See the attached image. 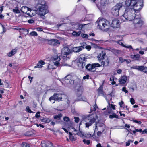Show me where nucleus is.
<instances>
[{
    "mask_svg": "<svg viewBox=\"0 0 147 147\" xmlns=\"http://www.w3.org/2000/svg\"><path fill=\"white\" fill-rule=\"evenodd\" d=\"M81 36L82 38H88V40H90V38H88L89 36L88 35L82 33L81 34Z\"/></svg>",
    "mask_w": 147,
    "mask_h": 147,
    "instance_id": "nucleus-43",
    "label": "nucleus"
},
{
    "mask_svg": "<svg viewBox=\"0 0 147 147\" xmlns=\"http://www.w3.org/2000/svg\"><path fill=\"white\" fill-rule=\"evenodd\" d=\"M26 111L27 112L29 113H33V112L32 111L29 106H27L26 107Z\"/></svg>",
    "mask_w": 147,
    "mask_h": 147,
    "instance_id": "nucleus-49",
    "label": "nucleus"
},
{
    "mask_svg": "<svg viewBox=\"0 0 147 147\" xmlns=\"http://www.w3.org/2000/svg\"><path fill=\"white\" fill-rule=\"evenodd\" d=\"M47 8H36L38 10L37 13L40 16H44L48 12Z\"/></svg>",
    "mask_w": 147,
    "mask_h": 147,
    "instance_id": "nucleus-15",
    "label": "nucleus"
},
{
    "mask_svg": "<svg viewBox=\"0 0 147 147\" xmlns=\"http://www.w3.org/2000/svg\"><path fill=\"white\" fill-rule=\"evenodd\" d=\"M97 28L102 30H107L110 27L109 21L105 19L99 18L96 22Z\"/></svg>",
    "mask_w": 147,
    "mask_h": 147,
    "instance_id": "nucleus-3",
    "label": "nucleus"
},
{
    "mask_svg": "<svg viewBox=\"0 0 147 147\" xmlns=\"http://www.w3.org/2000/svg\"><path fill=\"white\" fill-rule=\"evenodd\" d=\"M78 135L80 136L81 137H82L84 136V134L83 132L79 130L78 131Z\"/></svg>",
    "mask_w": 147,
    "mask_h": 147,
    "instance_id": "nucleus-46",
    "label": "nucleus"
},
{
    "mask_svg": "<svg viewBox=\"0 0 147 147\" xmlns=\"http://www.w3.org/2000/svg\"><path fill=\"white\" fill-rule=\"evenodd\" d=\"M16 49H13L11 51L8 53L7 55L9 57H11L14 55L16 53Z\"/></svg>",
    "mask_w": 147,
    "mask_h": 147,
    "instance_id": "nucleus-30",
    "label": "nucleus"
},
{
    "mask_svg": "<svg viewBox=\"0 0 147 147\" xmlns=\"http://www.w3.org/2000/svg\"><path fill=\"white\" fill-rule=\"evenodd\" d=\"M86 58L84 55L82 54L79 56L77 61V65L78 67L83 69L86 65Z\"/></svg>",
    "mask_w": 147,
    "mask_h": 147,
    "instance_id": "nucleus-6",
    "label": "nucleus"
},
{
    "mask_svg": "<svg viewBox=\"0 0 147 147\" xmlns=\"http://www.w3.org/2000/svg\"><path fill=\"white\" fill-rule=\"evenodd\" d=\"M72 53V51L67 47H65L62 49L61 55L64 60H67L68 59H69L70 57L68 55Z\"/></svg>",
    "mask_w": 147,
    "mask_h": 147,
    "instance_id": "nucleus-5",
    "label": "nucleus"
},
{
    "mask_svg": "<svg viewBox=\"0 0 147 147\" xmlns=\"http://www.w3.org/2000/svg\"><path fill=\"white\" fill-rule=\"evenodd\" d=\"M101 65L98 63H94L92 64H88L85 66L86 68L89 71L94 72L96 67H99Z\"/></svg>",
    "mask_w": 147,
    "mask_h": 147,
    "instance_id": "nucleus-9",
    "label": "nucleus"
},
{
    "mask_svg": "<svg viewBox=\"0 0 147 147\" xmlns=\"http://www.w3.org/2000/svg\"><path fill=\"white\" fill-rule=\"evenodd\" d=\"M72 76L71 75H68L65 76L62 80L65 84H66L67 85L68 84H73L74 83V81L71 80Z\"/></svg>",
    "mask_w": 147,
    "mask_h": 147,
    "instance_id": "nucleus-12",
    "label": "nucleus"
},
{
    "mask_svg": "<svg viewBox=\"0 0 147 147\" xmlns=\"http://www.w3.org/2000/svg\"><path fill=\"white\" fill-rule=\"evenodd\" d=\"M124 104V102L123 101H121L120 102H119V105L120 106V107H122V105Z\"/></svg>",
    "mask_w": 147,
    "mask_h": 147,
    "instance_id": "nucleus-62",
    "label": "nucleus"
},
{
    "mask_svg": "<svg viewBox=\"0 0 147 147\" xmlns=\"http://www.w3.org/2000/svg\"><path fill=\"white\" fill-rule=\"evenodd\" d=\"M131 57L134 60H139L140 59V55L139 54L131 55Z\"/></svg>",
    "mask_w": 147,
    "mask_h": 147,
    "instance_id": "nucleus-27",
    "label": "nucleus"
},
{
    "mask_svg": "<svg viewBox=\"0 0 147 147\" xmlns=\"http://www.w3.org/2000/svg\"><path fill=\"white\" fill-rule=\"evenodd\" d=\"M84 137L87 138H90L91 137H92L93 138V137H92V135L90 133H87L84 134ZM94 138L95 139V140L96 141H98V138H96L95 136H94Z\"/></svg>",
    "mask_w": 147,
    "mask_h": 147,
    "instance_id": "nucleus-29",
    "label": "nucleus"
},
{
    "mask_svg": "<svg viewBox=\"0 0 147 147\" xmlns=\"http://www.w3.org/2000/svg\"><path fill=\"white\" fill-rule=\"evenodd\" d=\"M142 133L143 134H147V129H145L144 130L142 131Z\"/></svg>",
    "mask_w": 147,
    "mask_h": 147,
    "instance_id": "nucleus-56",
    "label": "nucleus"
},
{
    "mask_svg": "<svg viewBox=\"0 0 147 147\" xmlns=\"http://www.w3.org/2000/svg\"><path fill=\"white\" fill-rule=\"evenodd\" d=\"M30 34L33 36H36L38 35L37 32L34 31H32L30 33Z\"/></svg>",
    "mask_w": 147,
    "mask_h": 147,
    "instance_id": "nucleus-44",
    "label": "nucleus"
},
{
    "mask_svg": "<svg viewBox=\"0 0 147 147\" xmlns=\"http://www.w3.org/2000/svg\"><path fill=\"white\" fill-rule=\"evenodd\" d=\"M125 9H134L137 12L139 11L143 6H141L137 0H125Z\"/></svg>",
    "mask_w": 147,
    "mask_h": 147,
    "instance_id": "nucleus-1",
    "label": "nucleus"
},
{
    "mask_svg": "<svg viewBox=\"0 0 147 147\" xmlns=\"http://www.w3.org/2000/svg\"><path fill=\"white\" fill-rule=\"evenodd\" d=\"M35 117L37 118H38L40 117V112H37L35 115Z\"/></svg>",
    "mask_w": 147,
    "mask_h": 147,
    "instance_id": "nucleus-51",
    "label": "nucleus"
},
{
    "mask_svg": "<svg viewBox=\"0 0 147 147\" xmlns=\"http://www.w3.org/2000/svg\"><path fill=\"white\" fill-rule=\"evenodd\" d=\"M133 122L139 124H141V122L140 121H138L136 120H133Z\"/></svg>",
    "mask_w": 147,
    "mask_h": 147,
    "instance_id": "nucleus-60",
    "label": "nucleus"
},
{
    "mask_svg": "<svg viewBox=\"0 0 147 147\" xmlns=\"http://www.w3.org/2000/svg\"><path fill=\"white\" fill-rule=\"evenodd\" d=\"M41 121L42 122H45L46 123H49L50 121V119L47 118H43L41 119Z\"/></svg>",
    "mask_w": 147,
    "mask_h": 147,
    "instance_id": "nucleus-35",
    "label": "nucleus"
},
{
    "mask_svg": "<svg viewBox=\"0 0 147 147\" xmlns=\"http://www.w3.org/2000/svg\"><path fill=\"white\" fill-rule=\"evenodd\" d=\"M13 11L16 13H20V10L18 9V7H16L15 8L13 9Z\"/></svg>",
    "mask_w": 147,
    "mask_h": 147,
    "instance_id": "nucleus-41",
    "label": "nucleus"
},
{
    "mask_svg": "<svg viewBox=\"0 0 147 147\" xmlns=\"http://www.w3.org/2000/svg\"><path fill=\"white\" fill-rule=\"evenodd\" d=\"M137 11L134 9H125V12L121 17L122 22L126 20L131 21L135 17Z\"/></svg>",
    "mask_w": 147,
    "mask_h": 147,
    "instance_id": "nucleus-2",
    "label": "nucleus"
},
{
    "mask_svg": "<svg viewBox=\"0 0 147 147\" xmlns=\"http://www.w3.org/2000/svg\"><path fill=\"white\" fill-rule=\"evenodd\" d=\"M103 132L102 131H98L97 133V135L98 136H100Z\"/></svg>",
    "mask_w": 147,
    "mask_h": 147,
    "instance_id": "nucleus-57",
    "label": "nucleus"
},
{
    "mask_svg": "<svg viewBox=\"0 0 147 147\" xmlns=\"http://www.w3.org/2000/svg\"><path fill=\"white\" fill-rule=\"evenodd\" d=\"M127 79V77L126 76H123L121 77L119 79V84L121 85H124L126 82Z\"/></svg>",
    "mask_w": 147,
    "mask_h": 147,
    "instance_id": "nucleus-18",
    "label": "nucleus"
},
{
    "mask_svg": "<svg viewBox=\"0 0 147 147\" xmlns=\"http://www.w3.org/2000/svg\"><path fill=\"white\" fill-rule=\"evenodd\" d=\"M126 88L125 87H123L122 88V90L123 91H124L126 93H127L128 92V91L127 90H126Z\"/></svg>",
    "mask_w": 147,
    "mask_h": 147,
    "instance_id": "nucleus-58",
    "label": "nucleus"
},
{
    "mask_svg": "<svg viewBox=\"0 0 147 147\" xmlns=\"http://www.w3.org/2000/svg\"><path fill=\"white\" fill-rule=\"evenodd\" d=\"M62 98L61 94L57 93H55L52 96L49 98V100L51 101L52 100L55 101H61L62 100Z\"/></svg>",
    "mask_w": 147,
    "mask_h": 147,
    "instance_id": "nucleus-14",
    "label": "nucleus"
},
{
    "mask_svg": "<svg viewBox=\"0 0 147 147\" xmlns=\"http://www.w3.org/2000/svg\"><path fill=\"white\" fill-rule=\"evenodd\" d=\"M36 30L37 31H43L42 29L40 27H38L36 28Z\"/></svg>",
    "mask_w": 147,
    "mask_h": 147,
    "instance_id": "nucleus-61",
    "label": "nucleus"
},
{
    "mask_svg": "<svg viewBox=\"0 0 147 147\" xmlns=\"http://www.w3.org/2000/svg\"><path fill=\"white\" fill-rule=\"evenodd\" d=\"M98 91L99 94H103V92L102 91V89L101 87H100L98 88Z\"/></svg>",
    "mask_w": 147,
    "mask_h": 147,
    "instance_id": "nucleus-45",
    "label": "nucleus"
},
{
    "mask_svg": "<svg viewBox=\"0 0 147 147\" xmlns=\"http://www.w3.org/2000/svg\"><path fill=\"white\" fill-rule=\"evenodd\" d=\"M122 71L121 69H119L117 70V74H120L121 73Z\"/></svg>",
    "mask_w": 147,
    "mask_h": 147,
    "instance_id": "nucleus-64",
    "label": "nucleus"
},
{
    "mask_svg": "<svg viewBox=\"0 0 147 147\" xmlns=\"http://www.w3.org/2000/svg\"><path fill=\"white\" fill-rule=\"evenodd\" d=\"M81 32L80 31H79L78 32L74 31L72 34L74 36H78L80 35Z\"/></svg>",
    "mask_w": 147,
    "mask_h": 147,
    "instance_id": "nucleus-36",
    "label": "nucleus"
},
{
    "mask_svg": "<svg viewBox=\"0 0 147 147\" xmlns=\"http://www.w3.org/2000/svg\"><path fill=\"white\" fill-rule=\"evenodd\" d=\"M133 20V23L136 27H140L142 24L143 22L139 18H134Z\"/></svg>",
    "mask_w": 147,
    "mask_h": 147,
    "instance_id": "nucleus-16",
    "label": "nucleus"
},
{
    "mask_svg": "<svg viewBox=\"0 0 147 147\" xmlns=\"http://www.w3.org/2000/svg\"><path fill=\"white\" fill-rule=\"evenodd\" d=\"M88 24H80L79 25V29L80 30H82V29H83V28L84 26L87 25Z\"/></svg>",
    "mask_w": 147,
    "mask_h": 147,
    "instance_id": "nucleus-47",
    "label": "nucleus"
},
{
    "mask_svg": "<svg viewBox=\"0 0 147 147\" xmlns=\"http://www.w3.org/2000/svg\"><path fill=\"white\" fill-rule=\"evenodd\" d=\"M45 41L49 45L52 46H57L60 44L59 41L57 39H46Z\"/></svg>",
    "mask_w": 147,
    "mask_h": 147,
    "instance_id": "nucleus-11",
    "label": "nucleus"
},
{
    "mask_svg": "<svg viewBox=\"0 0 147 147\" xmlns=\"http://www.w3.org/2000/svg\"><path fill=\"white\" fill-rule=\"evenodd\" d=\"M94 114H89L83 118L84 120L86 122L85 124L86 127H89L95 122L96 119L94 118Z\"/></svg>",
    "mask_w": 147,
    "mask_h": 147,
    "instance_id": "nucleus-4",
    "label": "nucleus"
},
{
    "mask_svg": "<svg viewBox=\"0 0 147 147\" xmlns=\"http://www.w3.org/2000/svg\"><path fill=\"white\" fill-rule=\"evenodd\" d=\"M130 102L131 104H134L135 103V101L134 99L133 98H131L130 99Z\"/></svg>",
    "mask_w": 147,
    "mask_h": 147,
    "instance_id": "nucleus-54",
    "label": "nucleus"
},
{
    "mask_svg": "<svg viewBox=\"0 0 147 147\" xmlns=\"http://www.w3.org/2000/svg\"><path fill=\"white\" fill-rule=\"evenodd\" d=\"M83 49V48L82 47H76L72 48V51L75 53H78L80 51Z\"/></svg>",
    "mask_w": 147,
    "mask_h": 147,
    "instance_id": "nucleus-21",
    "label": "nucleus"
},
{
    "mask_svg": "<svg viewBox=\"0 0 147 147\" xmlns=\"http://www.w3.org/2000/svg\"><path fill=\"white\" fill-rule=\"evenodd\" d=\"M109 50L115 55H117L120 52V51L114 48H110Z\"/></svg>",
    "mask_w": 147,
    "mask_h": 147,
    "instance_id": "nucleus-28",
    "label": "nucleus"
},
{
    "mask_svg": "<svg viewBox=\"0 0 147 147\" xmlns=\"http://www.w3.org/2000/svg\"><path fill=\"white\" fill-rule=\"evenodd\" d=\"M83 142L85 144L88 145L90 143V141L89 140H86V139H84Z\"/></svg>",
    "mask_w": 147,
    "mask_h": 147,
    "instance_id": "nucleus-38",
    "label": "nucleus"
},
{
    "mask_svg": "<svg viewBox=\"0 0 147 147\" xmlns=\"http://www.w3.org/2000/svg\"><path fill=\"white\" fill-rule=\"evenodd\" d=\"M63 119L66 122H68L69 121V118L68 117L66 116L63 117Z\"/></svg>",
    "mask_w": 147,
    "mask_h": 147,
    "instance_id": "nucleus-52",
    "label": "nucleus"
},
{
    "mask_svg": "<svg viewBox=\"0 0 147 147\" xmlns=\"http://www.w3.org/2000/svg\"><path fill=\"white\" fill-rule=\"evenodd\" d=\"M81 46L80 47H82L83 48V49L85 48L86 45H87L86 43L85 42H83L81 44Z\"/></svg>",
    "mask_w": 147,
    "mask_h": 147,
    "instance_id": "nucleus-50",
    "label": "nucleus"
},
{
    "mask_svg": "<svg viewBox=\"0 0 147 147\" xmlns=\"http://www.w3.org/2000/svg\"><path fill=\"white\" fill-rule=\"evenodd\" d=\"M30 144L26 143H22L21 145L22 147H30Z\"/></svg>",
    "mask_w": 147,
    "mask_h": 147,
    "instance_id": "nucleus-40",
    "label": "nucleus"
},
{
    "mask_svg": "<svg viewBox=\"0 0 147 147\" xmlns=\"http://www.w3.org/2000/svg\"><path fill=\"white\" fill-rule=\"evenodd\" d=\"M41 145L42 147H47L46 141H43L42 142L41 144Z\"/></svg>",
    "mask_w": 147,
    "mask_h": 147,
    "instance_id": "nucleus-48",
    "label": "nucleus"
},
{
    "mask_svg": "<svg viewBox=\"0 0 147 147\" xmlns=\"http://www.w3.org/2000/svg\"><path fill=\"white\" fill-rule=\"evenodd\" d=\"M101 65H103V66H108L109 64V60L107 58L105 61H101Z\"/></svg>",
    "mask_w": 147,
    "mask_h": 147,
    "instance_id": "nucleus-26",
    "label": "nucleus"
},
{
    "mask_svg": "<svg viewBox=\"0 0 147 147\" xmlns=\"http://www.w3.org/2000/svg\"><path fill=\"white\" fill-rule=\"evenodd\" d=\"M69 138L70 140L72 141H74L76 139V138L74 136H73L71 132L69 133Z\"/></svg>",
    "mask_w": 147,
    "mask_h": 147,
    "instance_id": "nucleus-34",
    "label": "nucleus"
},
{
    "mask_svg": "<svg viewBox=\"0 0 147 147\" xmlns=\"http://www.w3.org/2000/svg\"><path fill=\"white\" fill-rule=\"evenodd\" d=\"M83 92V88L82 87V86H80L77 90L76 96L77 98L75 100V101L84 100L85 99L84 97L82 96Z\"/></svg>",
    "mask_w": 147,
    "mask_h": 147,
    "instance_id": "nucleus-7",
    "label": "nucleus"
},
{
    "mask_svg": "<svg viewBox=\"0 0 147 147\" xmlns=\"http://www.w3.org/2000/svg\"><path fill=\"white\" fill-rule=\"evenodd\" d=\"M105 55V52L104 51H102L97 56L98 60L100 61H102L104 59V57Z\"/></svg>",
    "mask_w": 147,
    "mask_h": 147,
    "instance_id": "nucleus-19",
    "label": "nucleus"
},
{
    "mask_svg": "<svg viewBox=\"0 0 147 147\" xmlns=\"http://www.w3.org/2000/svg\"><path fill=\"white\" fill-rule=\"evenodd\" d=\"M109 0H100V3L102 6H105L109 2Z\"/></svg>",
    "mask_w": 147,
    "mask_h": 147,
    "instance_id": "nucleus-31",
    "label": "nucleus"
},
{
    "mask_svg": "<svg viewBox=\"0 0 147 147\" xmlns=\"http://www.w3.org/2000/svg\"><path fill=\"white\" fill-rule=\"evenodd\" d=\"M35 12L30 8L27 13V14L30 17H32L35 14Z\"/></svg>",
    "mask_w": 147,
    "mask_h": 147,
    "instance_id": "nucleus-24",
    "label": "nucleus"
},
{
    "mask_svg": "<svg viewBox=\"0 0 147 147\" xmlns=\"http://www.w3.org/2000/svg\"><path fill=\"white\" fill-rule=\"evenodd\" d=\"M35 8H47V7L45 1L43 0H39L37 4L36 5Z\"/></svg>",
    "mask_w": 147,
    "mask_h": 147,
    "instance_id": "nucleus-13",
    "label": "nucleus"
},
{
    "mask_svg": "<svg viewBox=\"0 0 147 147\" xmlns=\"http://www.w3.org/2000/svg\"><path fill=\"white\" fill-rule=\"evenodd\" d=\"M109 116V118L111 119L113 118H118V116L115 113H113L112 115H110Z\"/></svg>",
    "mask_w": 147,
    "mask_h": 147,
    "instance_id": "nucleus-39",
    "label": "nucleus"
},
{
    "mask_svg": "<svg viewBox=\"0 0 147 147\" xmlns=\"http://www.w3.org/2000/svg\"><path fill=\"white\" fill-rule=\"evenodd\" d=\"M105 125L103 123L99 122L96 123L95 127L94 129V133L92 135V137L94 138L95 132L98 130V127L101 128L100 130H101L102 132H103L104 130H105Z\"/></svg>",
    "mask_w": 147,
    "mask_h": 147,
    "instance_id": "nucleus-10",
    "label": "nucleus"
},
{
    "mask_svg": "<svg viewBox=\"0 0 147 147\" xmlns=\"http://www.w3.org/2000/svg\"><path fill=\"white\" fill-rule=\"evenodd\" d=\"M45 64V63L44 61L42 60L40 61L38 63L37 66H34V67L35 68H41L42 67V65Z\"/></svg>",
    "mask_w": 147,
    "mask_h": 147,
    "instance_id": "nucleus-23",
    "label": "nucleus"
},
{
    "mask_svg": "<svg viewBox=\"0 0 147 147\" xmlns=\"http://www.w3.org/2000/svg\"><path fill=\"white\" fill-rule=\"evenodd\" d=\"M122 7V5L121 4H117L111 9V13L112 14L115 16H119V10Z\"/></svg>",
    "mask_w": 147,
    "mask_h": 147,
    "instance_id": "nucleus-8",
    "label": "nucleus"
},
{
    "mask_svg": "<svg viewBox=\"0 0 147 147\" xmlns=\"http://www.w3.org/2000/svg\"><path fill=\"white\" fill-rule=\"evenodd\" d=\"M89 76L88 75H87L86 76H84L83 77V79H88Z\"/></svg>",
    "mask_w": 147,
    "mask_h": 147,
    "instance_id": "nucleus-59",
    "label": "nucleus"
},
{
    "mask_svg": "<svg viewBox=\"0 0 147 147\" xmlns=\"http://www.w3.org/2000/svg\"><path fill=\"white\" fill-rule=\"evenodd\" d=\"M85 48L88 50H90L91 48V47L90 45H86Z\"/></svg>",
    "mask_w": 147,
    "mask_h": 147,
    "instance_id": "nucleus-55",
    "label": "nucleus"
},
{
    "mask_svg": "<svg viewBox=\"0 0 147 147\" xmlns=\"http://www.w3.org/2000/svg\"><path fill=\"white\" fill-rule=\"evenodd\" d=\"M53 58L55 61L53 62L54 65L56 66H58L59 64L58 62L60 61L61 59L59 55H57L56 56H55Z\"/></svg>",
    "mask_w": 147,
    "mask_h": 147,
    "instance_id": "nucleus-20",
    "label": "nucleus"
},
{
    "mask_svg": "<svg viewBox=\"0 0 147 147\" xmlns=\"http://www.w3.org/2000/svg\"><path fill=\"white\" fill-rule=\"evenodd\" d=\"M30 8L26 6H23L21 9V11L24 13L27 14V12L29 10Z\"/></svg>",
    "mask_w": 147,
    "mask_h": 147,
    "instance_id": "nucleus-25",
    "label": "nucleus"
},
{
    "mask_svg": "<svg viewBox=\"0 0 147 147\" xmlns=\"http://www.w3.org/2000/svg\"><path fill=\"white\" fill-rule=\"evenodd\" d=\"M74 118L75 119V121L76 123H78L79 120V117H75Z\"/></svg>",
    "mask_w": 147,
    "mask_h": 147,
    "instance_id": "nucleus-53",
    "label": "nucleus"
},
{
    "mask_svg": "<svg viewBox=\"0 0 147 147\" xmlns=\"http://www.w3.org/2000/svg\"><path fill=\"white\" fill-rule=\"evenodd\" d=\"M140 67H141V66H134L131 67V68L132 69H137L139 71H140Z\"/></svg>",
    "mask_w": 147,
    "mask_h": 147,
    "instance_id": "nucleus-42",
    "label": "nucleus"
},
{
    "mask_svg": "<svg viewBox=\"0 0 147 147\" xmlns=\"http://www.w3.org/2000/svg\"><path fill=\"white\" fill-rule=\"evenodd\" d=\"M109 106H107V111L109 113H111L112 111L111 108L113 109H115V105L112 104H110L109 103Z\"/></svg>",
    "mask_w": 147,
    "mask_h": 147,
    "instance_id": "nucleus-22",
    "label": "nucleus"
},
{
    "mask_svg": "<svg viewBox=\"0 0 147 147\" xmlns=\"http://www.w3.org/2000/svg\"><path fill=\"white\" fill-rule=\"evenodd\" d=\"M119 20L117 19L112 20L111 23L110 24V27L114 28H118L119 26Z\"/></svg>",
    "mask_w": 147,
    "mask_h": 147,
    "instance_id": "nucleus-17",
    "label": "nucleus"
},
{
    "mask_svg": "<svg viewBox=\"0 0 147 147\" xmlns=\"http://www.w3.org/2000/svg\"><path fill=\"white\" fill-rule=\"evenodd\" d=\"M62 117V115L61 113L57 115H55L54 117L55 119L60 120Z\"/></svg>",
    "mask_w": 147,
    "mask_h": 147,
    "instance_id": "nucleus-33",
    "label": "nucleus"
},
{
    "mask_svg": "<svg viewBox=\"0 0 147 147\" xmlns=\"http://www.w3.org/2000/svg\"><path fill=\"white\" fill-rule=\"evenodd\" d=\"M47 147H52L53 144L52 143L49 141H46Z\"/></svg>",
    "mask_w": 147,
    "mask_h": 147,
    "instance_id": "nucleus-37",
    "label": "nucleus"
},
{
    "mask_svg": "<svg viewBox=\"0 0 147 147\" xmlns=\"http://www.w3.org/2000/svg\"><path fill=\"white\" fill-rule=\"evenodd\" d=\"M140 71L147 73V67L141 66Z\"/></svg>",
    "mask_w": 147,
    "mask_h": 147,
    "instance_id": "nucleus-32",
    "label": "nucleus"
},
{
    "mask_svg": "<svg viewBox=\"0 0 147 147\" xmlns=\"http://www.w3.org/2000/svg\"><path fill=\"white\" fill-rule=\"evenodd\" d=\"M34 22V21L30 19L28 20V22L29 23H33Z\"/></svg>",
    "mask_w": 147,
    "mask_h": 147,
    "instance_id": "nucleus-63",
    "label": "nucleus"
}]
</instances>
